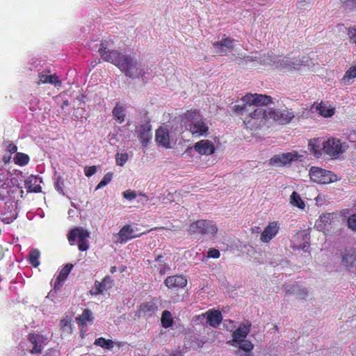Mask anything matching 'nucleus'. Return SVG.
Listing matches in <instances>:
<instances>
[{
	"label": "nucleus",
	"mask_w": 356,
	"mask_h": 356,
	"mask_svg": "<svg viewBox=\"0 0 356 356\" xmlns=\"http://www.w3.org/2000/svg\"><path fill=\"white\" fill-rule=\"evenodd\" d=\"M94 344L108 350L113 347V341L111 339H106L104 337L96 339Z\"/></svg>",
	"instance_id": "40"
},
{
	"label": "nucleus",
	"mask_w": 356,
	"mask_h": 356,
	"mask_svg": "<svg viewBox=\"0 0 356 356\" xmlns=\"http://www.w3.org/2000/svg\"><path fill=\"white\" fill-rule=\"evenodd\" d=\"M309 243L307 241H305L302 244H300V245H292V248H297L298 250H302L303 251L306 252L309 248Z\"/></svg>",
	"instance_id": "55"
},
{
	"label": "nucleus",
	"mask_w": 356,
	"mask_h": 356,
	"mask_svg": "<svg viewBox=\"0 0 356 356\" xmlns=\"http://www.w3.org/2000/svg\"><path fill=\"white\" fill-rule=\"evenodd\" d=\"M302 65H305L304 60L300 59H296L293 61L286 58L280 61V64L277 67H282L284 70L290 71L293 70H300Z\"/></svg>",
	"instance_id": "27"
},
{
	"label": "nucleus",
	"mask_w": 356,
	"mask_h": 356,
	"mask_svg": "<svg viewBox=\"0 0 356 356\" xmlns=\"http://www.w3.org/2000/svg\"><path fill=\"white\" fill-rule=\"evenodd\" d=\"M187 283V278L183 275L168 276L164 280V284L168 289L175 291L184 288Z\"/></svg>",
	"instance_id": "10"
},
{
	"label": "nucleus",
	"mask_w": 356,
	"mask_h": 356,
	"mask_svg": "<svg viewBox=\"0 0 356 356\" xmlns=\"http://www.w3.org/2000/svg\"><path fill=\"white\" fill-rule=\"evenodd\" d=\"M260 230V227H254V228H252V232H259Z\"/></svg>",
	"instance_id": "63"
},
{
	"label": "nucleus",
	"mask_w": 356,
	"mask_h": 356,
	"mask_svg": "<svg viewBox=\"0 0 356 356\" xmlns=\"http://www.w3.org/2000/svg\"><path fill=\"white\" fill-rule=\"evenodd\" d=\"M294 118L293 112L289 111L288 109H284L280 111V124H286L290 122Z\"/></svg>",
	"instance_id": "37"
},
{
	"label": "nucleus",
	"mask_w": 356,
	"mask_h": 356,
	"mask_svg": "<svg viewBox=\"0 0 356 356\" xmlns=\"http://www.w3.org/2000/svg\"><path fill=\"white\" fill-rule=\"evenodd\" d=\"M182 352L179 350H172L170 354V356H182Z\"/></svg>",
	"instance_id": "57"
},
{
	"label": "nucleus",
	"mask_w": 356,
	"mask_h": 356,
	"mask_svg": "<svg viewBox=\"0 0 356 356\" xmlns=\"http://www.w3.org/2000/svg\"><path fill=\"white\" fill-rule=\"evenodd\" d=\"M356 77V66L350 67L345 73L342 81L343 82L348 85L351 83L350 80Z\"/></svg>",
	"instance_id": "41"
},
{
	"label": "nucleus",
	"mask_w": 356,
	"mask_h": 356,
	"mask_svg": "<svg viewBox=\"0 0 356 356\" xmlns=\"http://www.w3.org/2000/svg\"><path fill=\"white\" fill-rule=\"evenodd\" d=\"M309 174L312 181L320 184H329L337 180V176L331 171L316 166L310 168Z\"/></svg>",
	"instance_id": "5"
},
{
	"label": "nucleus",
	"mask_w": 356,
	"mask_h": 356,
	"mask_svg": "<svg viewBox=\"0 0 356 356\" xmlns=\"http://www.w3.org/2000/svg\"><path fill=\"white\" fill-rule=\"evenodd\" d=\"M334 218L333 213H323L319 217V222L324 225V227H326L327 225H331V222Z\"/></svg>",
	"instance_id": "46"
},
{
	"label": "nucleus",
	"mask_w": 356,
	"mask_h": 356,
	"mask_svg": "<svg viewBox=\"0 0 356 356\" xmlns=\"http://www.w3.org/2000/svg\"><path fill=\"white\" fill-rule=\"evenodd\" d=\"M96 171H97V168H96V166H95V165L87 166L84 168L85 175L88 177H90L92 175H93L96 172Z\"/></svg>",
	"instance_id": "53"
},
{
	"label": "nucleus",
	"mask_w": 356,
	"mask_h": 356,
	"mask_svg": "<svg viewBox=\"0 0 356 356\" xmlns=\"http://www.w3.org/2000/svg\"><path fill=\"white\" fill-rule=\"evenodd\" d=\"M3 248H2L1 245H0V260L3 258Z\"/></svg>",
	"instance_id": "62"
},
{
	"label": "nucleus",
	"mask_w": 356,
	"mask_h": 356,
	"mask_svg": "<svg viewBox=\"0 0 356 356\" xmlns=\"http://www.w3.org/2000/svg\"><path fill=\"white\" fill-rule=\"evenodd\" d=\"M279 230L280 225L277 222H269L261 234V241L265 243H269L277 235Z\"/></svg>",
	"instance_id": "16"
},
{
	"label": "nucleus",
	"mask_w": 356,
	"mask_h": 356,
	"mask_svg": "<svg viewBox=\"0 0 356 356\" xmlns=\"http://www.w3.org/2000/svg\"><path fill=\"white\" fill-rule=\"evenodd\" d=\"M73 266V264H67L61 269L54 282L55 289H60L63 286V282L67 278Z\"/></svg>",
	"instance_id": "25"
},
{
	"label": "nucleus",
	"mask_w": 356,
	"mask_h": 356,
	"mask_svg": "<svg viewBox=\"0 0 356 356\" xmlns=\"http://www.w3.org/2000/svg\"><path fill=\"white\" fill-rule=\"evenodd\" d=\"M158 309V306L154 302L148 301L140 305L139 314L145 318L152 317Z\"/></svg>",
	"instance_id": "23"
},
{
	"label": "nucleus",
	"mask_w": 356,
	"mask_h": 356,
	"mask_svg": "<svg viewBox=\"0 0 356 356\" xmlns=\"http://www.w3.org/2000/svg\"><path fill=\"white\" fill-rule=\"evenodd\" d=\"M265 120L272 119L280 124V110L268 108L265 109Z\"/></svg>",
	"instance_id": "39"
},
{
	"label": "nucleus",
	"mask_w": 356,
	"mask_h": 356,
	"mask_svg": "<svg viewBox=\"0 0 356 356\" xmlns=\"http://www.w3.org/2000/svg\"><path fill=\"white\" fill-rule=\"evenodd\" d=\"M348 35L350 40L356 44V25L348 29Z\"/></svg>",
	"instance_id": "49"
},
{
	"label": "nucleus",
	"mask_w": 356,
	"mask_h": 356,
	"mask_svg": "<svg viewBox=\"0 0 356 356\" xmlns=\"http://www.w3.org/2000/svg\"><path fill=\"white\" fill-rule=\"evenodd\" d=\"M115 159L118 165L123 166L128 160V154L127 153H117Z\"/></svg>",
	"instance_id": "48"
},
{
	"label": "nucleus",
	"mask_w": 356,
	"mask_h": 356,
	"mask_svg": "<svg viewBox=\"0 0 356 356\" xmlns=\"http://www.w3.org/2000/svg\"><path fill=\"white\" fill-rule=\"evenodd\" d=\"M318 114L324 118H329L334 114V108H327L323 102H321L316 107Z\"/></svg>",
	"instance_id": "32"
},
{
	"label": "nucleus",
	"mask_w": 356,
	"mask_h": 356,
	"mask_svg": "<svg viewBox=\"0 0 356 356\" xmlns=\"http://www.w3.org/2000/svg\"><path fill=\"white\" fill-rule=\"evenodd\" d=\"M7 150L10 154H14V153H15L17 152V146L14 143H10L7 146Z\"/></svg>",
	"instance_id": "56"
},
{
	"label": "nucleus",
	"mask_w": 356,
	"mask_h": 356,
	"mask_svg": "<svg viewBox=\"0 0 356 356\" xmlns=\"http://www.w3.org/2000/svg\"><path fill=\"white\" fill-rule=\"evenodd\" d=\"M250 323L248 325L241 324L238 328L232 332V339L227 343L232 346H237L236 343L245 339L250 331Z\"/></svg>",
	"instance_id": "13"
},
{
	"label": "nucleus",
	"mask_w": 356,
	"mask_h": 356,
	"mask_svg": "<svg viewBox=\"0 0 356 356\" xmlns=\"http://www.w3.org/2000/svg\"><path fill=\"white\" fill-rule=\"evenodd\" d=\"M114 284V280L109 275L105 276L102 282L96 280L94 288L90 290V293L94 296L102 294L105 291L111 289Z\"/></svg>",
	"instance_id": "11"
},
{
	"label": "nucleus",
	"mask_w": 356,
	"mask_h": 356,
	"mask_svg": "<svg viewBox=\"0 0 356 356\" xmlns=\"http://www.w3.org/2000/svg\"><path fill=\"white\" fill-rule=\"evenodd\" d=\"M194 149L200 155H211L215 152L216 147L212 141L207 139L201 140L197 142L194 146Z\"/></svg>",
	"instance_id": "15"
},
{
	"label": "nucleus",
	"mask_w": 356,
	"mask_h": 356,
	"mask_svg": "<svg viewBox=\"0 0 356 356\" xmlns=\"http://www.w3.org/2000/svg\"><path fill=\"white\" fill-rule=\"evenodd\" d=\"M220 256V252L218 250L215 248H210L207 252L208 258L218 259Z\"/></svg>",
	"instance_id": "52"
},
{
	"label": "nucleus",
	"mask_w": 356,
	"mask_h": 356,
	"mask_svg": "<svg viewBox=\"0 0 356 356\" xmlns=\"http://www.w3.org/2000/svg\"><path fill=\"white\" fill-rule=\"evenodd\" d=\"M60 328L67 332H72V320L70 318L65 317L60 321Z\"/></svg>",
	"instance_id": "44"
},
{
	"label": "nucleus",
	"mask_w": 356,
	"mask_h": 356,
	"mask_svg": "<svg viewBox=\"0 0 356 356\" xmlns=\"http://www.w3.org/2000/svg\"><path fill=\"white\" fill-rule=\"evenodd\" d=\"M299 155L296 152L275 154L269 160V165L271 166L283 167L290 165L292 161H298Z\"/></svg>",
	"instance_id": "7"
},
{
	"label": "nucleus",
	"mask_w": 356,
	"mask_h": 356,
	"mask_svg": "<svg viewBox=\"0 0 356 356\" xmlns=\"http://www.w3.org/2000/svg\"><path fill=\"white\" fill-rule=\"evenodd\" d=\"M196 318L197 320L206 318L208 325L212 327H216L221 323L222 315L219 310L211 309L200 315L196 316Z\"/></svg>",
	"instance_id": "9"
},
{
	"label": "nucleus",
	"mask_w": 356,
	"mask_h": 356,
	"mask_svg": "<svg viewBox=\"0 0 356 356\" xmlns=\"http://www.w3.org/2000/svg\"><path fill=\"white\" fill-rule=\"evenodd\" d=\"M119 69L131 79L143 77L146 74L145 68L138 67L137 60L129 56L124 58V61Z\"/></svg>",
	"instance_id": "2"
},
{
	"label": "nucleus",
	"mask_w": 356,
	"mask_h": 356,
	"mask_svg": "<svg viewBox=\"0 0 356 356\" xmlns=\"http://www.w3.org/2000/svg\"><path fill=\"white\" fill-rule=\"evenodd\" d=\"M40 252L38 249L31 250L28 255V260L30 264L33 267H38L40 265L39 258Z\"/></svg>",
	"instance_id": "36"
},
{
	"label": "nucleus",
	"mask_w": 356,
	"mask_h": 356,
	"mask_svg": "<svg viewBox=\"0 0 356 356\" xmlns=\"http://www.w3.org/2000/svg\"><path fill=\"white\" fill-rule=\"evenodd\" d=\"M29 341L33 344V347L30 350L31 354H39L42 353V344L45 338L42 334L30 333L28 335Z\"/></svg>",
	"instance_id": "20"
},
{
	"label": "nucleus",
	"mask_w": 356,
	"mask_h": 356,
	"mask_svg": "<svg viewBox=\"0 0 356 356\" xmlns=\"http://www.w3.org/2000/svg\"><path fill=\"white\" fill-rule=\"evenodd\" d=\"M356 261V254L353 249L345 250L341 255V262L345 266H352Z\"/></svg>",
	"instance_id": "29"
},
{
	"label": "nucleus",
	"mask_w": 356,
	"mask_h": 356,
	"mask_svg": "<svg viewBox=\"0 0 356 356\" xmlns=\"http://www.w3.org/2000/svg\"><path fill=\"white\" fill-rule=\"evenodd\" d=\"M265 109L255 106H250V104H249L247 113L245 116L243 117V122L247 125L250 123V120L265 119Z\"/></svg>",
	"instance_id": "17"
},
{
	"label": "nucleus",
	"mask_w": 356,
	"mask_h": 356,
	"mask_svg": "<svg viewBox=\"0 0 356 356\" xmlns=\"http://www.w3.org/2000/svg\"><path fill=\"white\" fill-rule=\"evenodd\" d=\"M138 138H139L142 145L147 147L152 138L151 125L149 122H146L139 126L137 130Z\"/></svg>",
	"instance_id": "19"
},
{
	"label": "nucleus",
	"mask_w": 356,
	"mask_h": 356,
	"mask_svg": "<svg viewBox=\"0 0 356 356\" xmlns=\"http://www.w3.org/2000/svg\"><path fill=\"white\" fill-rule=\"evenodd\" d=\"M161 321L164 328H168L173 325L174 320L170 311L164 310L162 312Z\"/></svg>",
	"instance_id": "35"
},
{
	"label": "nucleus",
	"mask_w": 356,
	"mask_h": 356,
	"mask_svg": "<svg viewBox=\"0 0 356 356\" xmlns=\"http://www.w3.org/2000/svg\"><path fill=\"white\" fill-rule=\"evenodd\" d=\"M241 100L243 102L250 104V106L259 107V106H267L272 103L273 98L271 96L266 95L248 93L242 97Z\"/></svg>",
	"instance_id": "8"
},
{
	"label": "nucleus",
	"mask_w": 356,
	"mask_h": 356,
	"mask_svg": "<svg viewBox=\"0 0 356 356\" xmlns=\"http://www.w3.org/2000/svg\"><path fill=\"white\" fill-rule=\"evenodd\" d=\"M162 258V255H158L155 258V261L159 262L157 265H155V268H156L157 271L161 275H164L170 271V267L168 264L161 260Z\"/></svg>",
	"instance_id": "33"
},
{
	"label": "nucleus",
	"mask_w": 356,
	"mask_h": 356,
	"mask_svg": "<svg viewBox=\"0 0 356 356\" xmlns=\"http://www.w3.org/2000/svg\"><path fill=\"white\" fill-rule=\"evenodd\" d=\"M113 44V40H102L100 44L99 52L101 58L104 61L111 63L120 68L122 62L124 61V58H125L127 55H124L117 50L108 49V47Z\"/></svg>",
	"instance_id": "1"
},
{
	"label": "nucleus",
	"mask_w": 356,
	"mask_h": 356,
	"mask_svg": "<svg viewBox=\"0 0 356 356\" xmlns=\"http://www.w3.org/2000/svg\"><path fill=\"white\" fill-rule=\"evenodd\" d=\"M113 172H108L104 175L102 179L99 181L96 187V190L100 189L105 186H106L108 183H110L113 178Z\"/></svg>",
	"instance_id": "45"
},
{
	"label": "nucleus",
	"mask_w": 356,
	"mask_h": 356,
	"mask_svg": "<svg viewBox=\"0 0 356 356\" xmlns=\"http://www.w3.org/2000/svg\"><path fill=\"white\" fill-rule=\"evenodd\" d=\"M346 147V143H342L341 140L335 138H329L324 140L323 149L324 154L332 158H337L341 154Z\"/></svg>",
	"instance_id": "6"
},
{
	"label": "nucleus",
	"mask_w": 356,
	"mask_h": 356,
	"mask_svg": "<svg viewBox=\"0 0 356 356\" xmlns=\"http://www.w3.org/2000/svg\"><path fill=\"white\" fill-rule=\"evenodd\" d=\"M237 346L239 349L245 351V352H251L254 348V345L251 341L246 339H242L238 343H236Z\"/></svg>",
	"instance_id": "43"
},
{
	"label": "nucleus",
	"mask_w": 356,
	"mask_h": 356,
	"mask_svg": "<svg viewBox=\"0 0 356 356\" xmlns=\"http://www.w3.org/2000/svg\"><path fill=\"white\" fill-rule=\"evenodd\" d=\"M286 293L289 294H295L296 293L300 298L305 299L308 295V292L306 289L299 288L297 284H293L292 285L288 286L286 287Z\"/></svg>",
	"instance_id": "31"
},
{
	"label": "nucleus",
	"mask_w": 356,
	"mask_h": 356,
	"mask_svg": "<svg viewBox=\"0 0 356 356\" xmlns=\"http://www.w3.org/2000/svg\"><path fill=\"white\" fill-rule=\"evenodd\" d=\"M42 179L38 176H31L25 181V188L30 193H40L42 187L40 184L42 183Z\"/></svg>",
	"instance_id": "24"
},
{
	"label": "nucleus",
	"mask_w": 356,
	"mask_h": 356,
	"mask_svg": "<svg viewBox=\"0 0 356 356\" xmlns=\"http://www.w3.org/2000/svg\"><path fill=\"white\" fill-rule=\"evenodd\" d=\"M39 80L37 82L38 86L41 84L45 83H51L54 84L55 87L60 88L62 86L61 81L58 79V76L57 75L51 74V75H46L43 73H40L38 74Z\"/></svg>",
	"instance_id": "26"
},
{
	"label": "nucleus",
	"mask_w": 356,
	"mask_h": 356,
	"mask_svg": "<svg viewBox=\"0 0 356 356\" xmlns=\"http://www.w3.org/2000/svg\"><path fill=\"white\" fill-rule=\"evenodd\" d=\"M90 236L89 232L80 227H76L72 229L67 235V239L71 245L75 244L76 238L78 239V248L80 251H86L89 248V245L87 242L88 238Z\"/></svg>",
	"instance_id": "3"
},
{
	"label": "nucleus",
	"mask_w": 356,
	"mask_h": 356,
	"mask_svg": "<svg viewBox=\"0 0 356 356\" xmlns=\"http://www.w3.org/2000/svg\"><path fill=\"white\" fill-rule=\"evenodd\" d=\"M304 236L307 237V235H305L302 232H297L294 236V237L297 238H303Z\"/></svg>",
	"instance_id": "58"
},
{
	"label": "nucleus",
	"mask_w": 356,
	"mask_h": 356,
	"mask_svg": "<svg viewBox=\"0 0 356 356\" xmlns=\"http://www.w3.org/2000/svg\"><path fill=\"white\" fill-rule=\"evenodd\" d=\"M234 40L230 38H225L220 42L213 43L215 52L222 54V52L226 51L227 49H232L233 48Z\"/></svg>",
	"instance_id": "28"
},
{
	"label": "nucleus",
	"mask_w": 356,
	"mask_h": 356,
	"mask_svg": "<svg viewBox=\"0 0 356 356\" xmlns=\"http://www.w3.org/2000/svg\"><path fill=\"white\" fill-rule=\"evenodd\" d=\"M60 178L58 179L56 184V188L58 191H62V188H60Z\"/></svg>",
	"instance_id": "60"
},
{
	"label": "nucleus",
	"mask_w": 356,
	"mask_h": 356,
	"mask_svg": "<svg viewBox=\"0 0 356 356\" xmlns=\"http://www.w3.org/2000/svg\"><path fill=\"white\" fill-rule=\"evenodd\" d=\"M249 107V104L246 102H243V105H235L233 106L234 111L236 112L238 114L245 115Z\"/></svg>",
	"instance_id": "47"
},
{
	"label": "nucleus",
	"mask_w": 356,
	"mask_h": 356,
	"mask_svg": "<svg viewBox=\"0 0 356 356\" xmlns=\"http://www.w3.org/2000/svg\"><path fill=\"white\" fill-rule=\"evenodd\" d=\"M15 163L17 165L23 166L29 162V156L28 154L22 152H17L14 158Z\"/></svg>",
	"instance_id": "42"
},
{
	"label": "nucleus",
	"mask_w": 356,
	"mask_h": 356,
	"mask_svg": "<svg viewBox=\"0 0 356 356\" xmlns=\"http://www.w3.org/2000/svg\"><path fill=\"white\" fill-rule=\"evenodd\" d=\"M155 140L159 146H161L166 149L172 147L170 141V134L167 128L160 127L156 131Z\"/></svg>",
	"instance_id": "18"
},
{
	"label": "nucleus",
	"mask_w": 356,
	"mask_h": 356,
	"mask_svg": "<svg viewBox=\"0 0 356 356\" xmlns=\"http://www.w3.org/2000/svg\"><path fill=\"white\" fill-rule=\"evenodd\" d=\"M347 222L349 228L356 231V213L350 215L348 218Z\"/></svg>",
	"instance_id": "50"
},
{
	"label": "nucleus",
	"mask_w": 356,
	"mask_h": 356,
	"mask_svg": "<svg viewBox=\"0 0 356 356\" xmlns=\"http://www.w3.org/2000/svg\"><path fill=\"white\" fill-rule=\"evenodd\" d=\"M114 119L120 124L125 119V106L120 102H118L112 111Z\"/></svg>",
	"instance_id": "30"
},
{
	"label": "nucleus",
	"mask_w": 356,
	"mask_h": 356,
	"mask_svg": "<svg viewBox=\"0 0 356 356\" xmlns=\"http://www.w3.org/2000/svg\"><path fill=\"white\" fill-rule=\"evenodd\" d=\"M186 129L194 136H207L209 133V127L202 119H198L193 123L188 124Z\"/></svg>",
	"instance_id": "14"
},
{
	"label": "nucleus",
	"mask_w": 356,
	"mask_h": 356,
	"mask_svg": "<svg viewBox=\"0 0 356 356\" xmlns=\"http://www.w3.org/2000/svg\"><path fill=\"white\" fill-rule=\"evenodd\" d=\"M344 3L346 7L349 9H356V0H345Z\"/></svg>",
	"instance_id": "54"
},
{
	"label": "nucleus",
	"mask_w": 356,
	"mask_h": 356,
	"mask_svg": "<svg viewBox=\"0 0 356 356\" xmlns=\"http://www.w3.org/2000/svg\"><path fill=\"white\" fill-rule=\"evenodd\" d=\"M116 271V267L115 266H111L110 272L111 273H114Z\"/></svg>",
	"instance_id": "64"
},
{
	"label": "nucleus",
	"mask_w": 356,
	"mask_h": 356,
	"mask_svg": "<svg viewBox=\"0 0 356 356\" xmlns=\"http://www.w3.org/2000/svg\"><path fill=\"white\" fill-rule=\"evenodd\" d=\"M122 195L125 199L128 200H132L137 197L136 191H132L131 189L124 191Z\"/></svg>",
	"instance_id": "51"
},
{
	"label": "nucleus",
	"mask_w": 356,
	"mask_h": 356,
	"mask_svg": "<svg viewBox=\"0 0 356 356\" xmlns=\"http://www.w3.org/2000/svg\"><path fill=\"white\" fill-rule=\"evenodd\" d=\"M76 320L78 321L79 323L82 326L84 327L87 322H92L93 320L92 313V312L88 309H85L83 311V313L81 315H80L78 318H76Z\"/></svg>",
	"instance_id": "34"
},
{
	"label": "nucleus",
	"mask_w": 356,
	"mask_h": 356,
	"mask_svg": "<svg viewBox=\"0 0 356 356\" xmlns=\"http://www.w3.org/2000/svg\"><path fill=\"white\" fill-rule=\"evenodd\" d=\"M188 232L191 234H211L214 235L218 232V228L216 225L211 220H198L195 222H193L190 225Z\"/></svg>",
	"instance_id": "4"
},
{
	"label": "nucleus",
	"mask_w": 356,
	"mask_h": 356,
	"mask_svg": "<svg viewBox=\"0 0 356 356\" xmlns=\"http://www.w3.org/2000/svg\"><path fill=\"white\" fill-rule=\"evenodd\" d=\"M145 233V232L136 234L134 229L130 225H126L122 227L117 234L118 239L116 242L124 244L132 238L141 236Z\"/></svg>",
	"instance_id": "12"
},
{
	"label": "nucleus",
	"mask_w": 356,
	"mask_h": 356,
	"mask_svg": "<svg viewBox=\"0 0 356 356\" xmlns=\"http://www.w3.org/2000/svg\"><path fill=\"white\" fill-rule=\"evenodd\" d=\"M324 140L325 138H318L311 139L309 142V150L318 158L324 154V150L322 149L324 144Z\"/></svg>",
	"instance_id": "22"
},
{
	"label": "nucleus",
	"mask_w": 356,
	"mask_h": 356,
	"mask_svg": "<svg viewBox=\"0 0 356 356\" xmlns=\"http://www.w3.org/2000/svg\"><path fill=\"white\" fill-rule=\"evenodd\" d=\"M291 204L300 209H304L305 207L304 201L296 191H293L291 195Z\"/></svg>",
	"instance_id": "38"
},
{
	"label": "nucleus",
	"mask_w": 356,
	"mask_h": 356,
	"mask_svg": "<svg viewBox=\"0 0 356 356\" xmlns=\"http://www.w3.org/2000/svg\"><path fill=\"white\" fill-rule=\"evenodd\" d=\"M200 118V113L198 110H188L181 117V124L186 129L189 126L188 124L193 123Z\"/></svg>",
	"instance_id": "21"
},
{
	"label": "nucleus",
	"mask_w": 356,
	"mask_h": 356,
	"mask_svg": "<svg viewBox=\"0 0 356 356\" xmlns=\"http://www.w3.org/2000/svg\"><path fill=\"white\" fill-rule=\"evenodd\" d=\"M239 356H254V355L251 351V352H245V353L241 354Z\"/></svg>",
	"instance_id": "61"
},
{
	"label": "nucleus",
	"mask_w": 356,
	"mask_h": 356,
	"mask_svg": "<svg viewBox=\"0 0 356 356\" xmlns=\"http://www.w3.org/2000/svg\"><path fill=\"white\" fill-rule=\"evenodd\" d=\"M15 219V218H3V221L5 222L7 224H9L11 222L13 221V220Z\"/></svg>",
	"instance_id": "59"
}]
</instances>
